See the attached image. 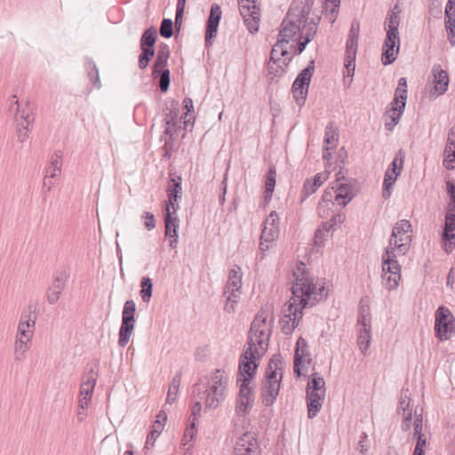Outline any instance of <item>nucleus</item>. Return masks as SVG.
Here are the masks:
<instances>
[{
    "instance_id": "obj_22",
    "label": "nucleus",
    "mask_w": 455,
    "mask_h": 455,
    "mask_svg": "<svg viewBox=\"0 0 455 455\" xmlns=\"http://www.w3.org/2000/svg\"><path fill=\"white\" fill-rule=\"evenodd\" d=\"M261 450L251 432L243 434L236 441L233 455H260Z\"/></svg>"
},
{
    "instance_id": "obj_56",
    "label": "nucleus",
    "mask_w": 455,
    "mask_h": 455,
    "mask_svg": "<svg viewBox=\"0 0 455 455\" xmlns=\"http://www.w3.org/2000/svg\"><path fill=\"white\" fill-rule=\"evenodd\" d=\"M173 28L174 23L172 19H163L159 29L160 36L164 38H171L174 34Z\"/></svg>"
},
{
    "instance_id": "obj_51",
    "label": "nucleus",
    "mask_w": 455,
    "mask_h": 455,
    "mask_svg": "<svg viewBox=\"0 0 455 455\" xmlns=\"http://www.w3.org/2000/svg\"><path fill=\"white\" fill-rule=\"evenodd\" d=\"M345 220V217L341 213L334 214L331 216V218L323 222L319 228H321L323 230H324L325 233L331 234L332 231H334L335 227L337 226L338 222L342 223Z\"/></svg>"
},
{
    "instance_id": "obj_38",
    "label": "nucleus",
    "mask_w": 455,
    "mask_h": 455,
    "mask_svg": "<svg viewBox=\"0 0 455 455\" xmlns=\"http://www.w3.org/2000/svg\"><path fill=\"white\" fill-rule=\"evenodd\" d=\"M275 177H276V170L275 166H270L267 169L266 173V180H265V192L264 196L265 200L270 199L272 197L275 187Z\"/></svg>"
},
{
    "instance_id": "obj_29",
    "label": "nucleus",
    "mask_w": 455,
    "mask_h": 455,
    "mask_svg": "<svg viewBox=\"0 0 455 455\" xmlns=\"http://www.w3.org/2000/svg\"><path fill=\"white\" fill-rule=\"evenodd\" d=\"M360 32V23L356 20H354L351 23V27L348 33V37L346 42L345 56L356 57L358 40Z\"/></svg>"
},
{
    "instance_id": "obj_47",
    "label": "nucleus",
    "mask_w": 455,
    "mask_h": 455,
    "mask_svg": "<svg viewBox=\"0 0 455 455\" xmlns=\"http://www.w3.org/2000/svg\"><path fill=\"white\" fill-rule=\"evenodd\" d=\"M411 403V400L410 398L409 389H402L397 406V413L399 415H404V413H407L411 410L412 411Z\"/></svg>"
},
{
    "instance_id": "obj_58",
    "label": "nucleus",
    "mask_w": 455,
    "mask_h": 455,
    "mask_svg": "<svg viewBox=\"0 0 455 455\" xmlns=\"http://www.w3.org/2000/svg\"><path fill=\"white\" fill-rule=\"evenodd\" d=\"M319 188L314 185L310 179H306L304 181L302 191L300 195V203L306 201L311 195L316 192Z\"/></svg>"
},
{
    "instance_id": "obj_33",
    "label": "nucleus",
    "mask_w": 455,
    "mask_h": 455,
    "mask_svg": "<svg viewBox=\"0 0 455 455\" xmlns=\"http://www.w3.org/2000/svg\"><path fill=\"white\" fill-rule=\"evenodd\" d=\"M84 68L86 71L87 76L91 84L96 88H101V82L100 78V71L96 63L91 57H85L84 61Z\"/></svg>"
},
{
    "instance_id": "obj_3",
    "label": "nucleus",
    "mask_w": 455,
    "mask_h": 455,
    "mask_svg": "<svg viewBox=\"0 0 455 455\" xmlns=\"http://www.w3.org/2000/svg\"><path fill=\"white\" fill-rule=\"evenodd\" d=\"M294 282L291 286V296L295 299H307V307H313L319 301L327 298L328 292H325V286L323 284L317 287L314 282V277L306 268L304 262L299 261L296 269L293 271Z\"/></svg>"
},
{
    "instance_id": "obj_53",
    "label": "nucleus",
    "mask_w": 455,
    "mask_h": 455,
    "mask_svg": "<svg viewBox=\"0 0 455 455\" xmlns=\"http://www.w3.org/2000/svg\"><path fill=\"white\" fill-rule=\"evenodd\" d=\"M441 239L443 250L451 254L455 249V233H441Z\"/></svg>"
},
{
    "instance_id": "obj_24",
    "label": "nucleus",
    "mask_w": 455,
    "mask_h": 455,
    "mask_svg": "<svg viewBox=\"0 0 455 455\" xmlns=\"http://www.w3.org/2000/svg\"><path fill=\"white\" fill-rule=\"evenodd\" d=\"M69 278V272L67 269L56 271V275L53 279L52 285L47 290V300L51 305L58 302L63 290L66 287V283Z\"/></svg>"
},
{
    "instance_id": "obj_25",
    "label": "nucleus",
    "mask_w": 455,
    "mask_h": 455,
    "mask_svg": "<svg viewBox=\"0 0 455 455\" xmlns=\"http://www.w3.org/2000/svg\"><path fill=\"white\" fill-rule=\"evenodd\" d=\"M170 180L167 187V196L168 203L165 205V208L169 209H180L178 204V200L181 198L182 196V186H181V176L177 172H170L169 173Z\"/></svg>"
},
{
    "instance_id": "obj_39",
    "label": "nucleus",
    "mask_w": 455,
    "mask_h": 455,
    "mask_svg": "<svg viewBox=\"0 0 455 455\" xmlns=\"http://www.w3.org/2000/svg\"><path fill=\"white\" fill-rule=\"evenodd\" d=\"M287 67L282 62H267V77L269 83H272L275 78L283 76L286 73Z\"/></svg>"
},
{
    "instance_id": "obj_41",
    "label": "nucleus",
    "mask_w": 455,
    "mask_h": 455,
    "mask_svg": "<svg viewBox=\"0 0 455 455\" xmlns=\"http://www.w3.org/2000/svg\"><path fill=\"white\" fill-rule=\"evenodd\" d=\"M399 175L397 172H385L382 188V196L384 199L387 200L391 196L393 186Z\"/></svg>"
},
{
    "instance_id": "obj_40",
    "label": "nucleus",
    "mask_w": 455,
    "mask_h": 455,
    "mask_svg": "<svg viewBox=\"0 0 455 455\" xmlns=\"http://www.w3.org/2000/svg\"><path fill=\"white\" fill-rule=\"evenodd\" d=\"M307 392L325 394V381L318 372H314L307 382Z\"/></svg>"
},
{
    "instance_id": "obj_64",
    "label": "nucleus",
    "mask_w": 455,
    "mask_h": 455,
    "mask_svg": "<svg viewBox=\"0 0 455 455\" xmlns=\"http://www.w3.org/2000/svg\"><path fill=\"white\" fill-rule=\"evenodd\" d=\"M289 43H283L281 48H279V55L281 56V62L284 64V66H289L291 63L292 57L290 56L289 49L287 48V44Z\"/></svg>"
},
{
    "instance_id": "obj_61",
    "label": "nucleus",
    "mask_w": 455,
    "mask_h": 455,
    "mask_svg": "<svg viewBox=\"0 0 455 455\" xmlns=\"http://www.w3.org/2000/svg\"><path fill=\"white\" fill-rule=\"evenodd\" d=\"M285 43L283 39H280L277 37L276 43L273 45L270 57L267 62H272V63H279L281 62V56L279 55V48H281L282 44Z\"/></svg>"
},
{
    "instance_id": "obj_57",
    "label": "nucleus",
    "mask_w": 455,
    "mask_h": 455,
    "mask_svg": "<svg viewBox=\"0 0 455 455\" xmlns=\"http://www.w3.org/2000/svg\"><path fill=\"white\" fill-rule=\"evenodd\" d=\"M343 153L345 156H347V152L345 151V148H341L339 151V159L336 160V166L339 168V171L336 173V184L343 183V180L347 182V179L342 172L345 165V161L344 158L342 157Z\"/></svg>"
},
{
    "instance_id": "obj_54",
    "label": "nucleus",
    "mask_w": 455,
    "mask_h": 455,
    "mask_svg": "<svg viewBox=\"0 0 455 455\" xmlns=\"http://www.w3.org/2000/svg\"><path fill=\"white\" fill-rule=\"evenodd\" d=\"M99 377L98 370L92 367L87 369L82 377V383L84 386L95 387L97 379Z\"/></svg>"
},
{
    "instance_id": "obj_10",
    "label": "nucleus",
    "mask_w": 455,
    "mask_h": 455,
    "mask_svg": "<svg viewBox=\"0 0 455 455\" xmlns=\"http://www.w3.org/2000/svg\"><path fill=\"white\" fill-rule=\"evenodd\" d=\"M307 307V299H295L292 296L285 304L283 310V316L280 319L282 332L290 335L298 326L303 315V309Z\"/></svg>"
},
{
    "instance_id": "obj_4",
    "label": "nucleus",
    "mask_w": 455,
    "mask_h": 455,
    "mask_svg": "<svg viewBox=\"0 0 455 455\" xmlns=\"http://www.w3.org/2000/svg\"><path fill=\"white\" fill-rule=\"evenodd\" d=\"M228 383V373L221 369H216L211 377L201 379L193 386V395L204 400L205 407L216 409L224 400V391Z\"/></svg>"
},
{
    "instance_id": "obj_36",
    "label": "nucleus",
    "mask_w": 455,
    "mask_h": 455,
    "mask_svg": "<svg viewBox=\"0 0 455 455\" xmlns=\"http://www.w3.org/2000/svg\"><path fill=\"white\" fill-rule=\"evenodd\" d=\"M152 76L156 79L159 78V88L163 93L168 92L171 84V71L167 68H157V72H155V68H152Z\"/></svg>"
},
{
    "instance_id": "obj_32",
    "label": "nucleus",
    "mask_w": 455,
    "mask_h": 455,
    "mask_svg": "<svg viewBox=\"0 0 455 455\" xmlns=\"http://www.w3.org/2000/svg\"><path fill=\"white\" fill-rule=\"evenodd\" d=\"M407 98V79L405 77H401L398 80L397 87L395 88L391 106L405 108Z\"/></svg>"
},
{
    "instance_id": "obj_63",
    "label": "nucleus",
    "mask_w": 455,
    "mask_h": 455,
    "mask_svg": "<svg viewBox=\"0 0 455 455\" xmlns=\"http://www.w3.org/2000/svg\"><path fill=\"white\" fill-rule=\"evenodd\" d=\"M165 128L160 136V140L163 141L164 140H166L167 138H172L176 140V137L178 136L180 126H172V125H164Z\"/></svg>"
},
{
    "instance_id": "obj_46",
    "label": "nucleus",
    "mask_w": 455,
    "mask_h": 455,
    "mask_svg": "<svg viewBox=\"0 0 455 455\" xmlns=\"http://www.w3.org/2000/svg\"><path fill=\"white\" fill-rule=\"evenodd\" d=\"M405 156H406L405 151L403 149H399L395 154V156L386 172H390L393 173L397 172L398 174H401V172L403 167Z\"/></svg>"
},
{
    "instance_id": "obj_62",
    "label": "nucleus",
    "mask_w": 455,
    "mask_h": 455,
    "mask_svg": "<svg viewBox=\"0 0 455 455\" xmlns=\"http://www.w3.org/2000/svg\"><path fill=\"white\" fill-rule=\"evenodd\" d=\"M335 187H328L323 193L321 201L319 203H324L326 204L334 205L335 197Z\"/></svg>"
},
{
    "instance_id": "obj_8",
    "label": "nucleus",
    "mask_w": 455,
    "mask_h": 455,
    "mask_svg": "<svg viewBox=\"0 0 455 455\" xmlns=\"http://www.w3.org/2000/svg\"><path fill=\"white\" fill-rule=\"evenodd\" d=\"M9 108L10 111H14L17 140L23 143L28 140V132L31 130L35 121L29 102H26L25 106L20 108L16 95H12Z\"/></svg>"
},
{
    "instance_id": "obj_2",
    "label": "nucleus",
    "mask_w": 455,
    "mask_h": 455,
    "mask_svg": "<svg viewBox=\"0 0 455 455\" xmlns=\"http://www.w3.org/2000/svg\"><path fill=\"white\" fill-rule=\"evenodd\" d=\"M315 0H292L279 29L278 36L285 43L298 40L306 34L305 26L320 15L313 12Z\"/></svg>"
},
{
    "instance_id": "obj_26",
    "label": "nucleus",
    "mask_w": 455,
    "mask_h": 455,
    "mask_svg": "<svg viewBox=\"0 0 455 455\" xmlns=\"http://www.w3.org/2000/svg\"><path fill=\"white\" fill-rule=\"evenodd\" d=\"M321 19L322 15H317L314 20L305 26L306 34L299 36L297 44H291L290 46L291 51H292L294 54L299 55L302 53L307 44H309L314 39Z\"/></svg>"
},
{
    "instance_id": "obj_15",
    "label": "nucleus",
    "mask_w": 455,
    "mask_h": 455,
    "mask_svg": "<svg viewBox=\"0 0 455 455\" xmlns=\"http://www.w3.org/2000/svg\"><path fill=\"white\" fill-rule=\"evenodd\" d=\"M36 316L31 318V311L22 313L18 324L17 339L15 341V353L23 355L28 350L35 329Z\"/></svg>"
},
{
    "instance_id": "obj_21",
    "label": "nucleus",
    "mask_w": 455,
    "mask_h": 455,
    "mask_svg": "<svg viewBox=\"0 0 455 455\" xmlns=\"http://www.w3.org/2000/svg\"><path fill=\"white\" fill-rule=\"evenodd\" d=\"M431 73L433 76V86L428 91V97L430 99H436L447 92L450 84V76L448 72L443 69L440 64H435Z\"/></svg>"
},
{
    "instance_id": "obj_14",
    "label": "nucleus",
    "mask_w": 455,
    "mask_h": 455,
    "mask_svg": "<svg viewBox=\"0 0 455 455\" xmlns=\"http://www.w3.org/2000/svg\"><path fill=\"white\" fill-rule=\"evenodd\" d=\"M435 331L440 341L450 339L455 333V317L445 306H440L436 310Z\"/></svg>"
},
{
    "instance_id": "obj_6",
    "label": "nucleus",
    "mask_w": 455,
    "mask_h": 455,
    "mask_svg": "<svg viewBox=\"0 0 455 455\" xmlns=\"http://www.w3.org/2000/svg\"><path fill=\"white\" fill-rule=\"evenodd\" d=\"M285 363L281 354H275L269 360L265 371L266 383L262 388V403L268 407L275 402L283 379Z\"/></svg>"
},
{
    "instance_id": "obj_27",
    "label": "nucleus",
    "mask_w": 455,
    "mask_h": 455,
    "mask_svg": "<svg viewBox=\"0 0 455 455\" xmlns=\"http://www.w3.org/2000/svg\"><path fill=\"white\" fill-rule=\"evenodd\" d=\"M334 187L336 192L334 201L342 207L347 206L356 195L352 185V180L338 183Z\"/></svg>"
},
{
    "instance_id": "obj_55",
    "label": "nucleus",
    "mask_w": 455,
    "mask_h": 455,
    "mask_svg": "<svg viewBox=\"0 0 455 455\" xmlns=\"http://www.w3.org/2000/svg\"><path fill=\"white\" fill-rule=\"evenodd\" d=\"M442 233H455V210H446Z\"/></svg>"
},
{
    "instance_id": "obj_45",
    "label": "nucleus",
    "mask_w": 455,
    "mask_h": 455,
    "mask_svg": "<svg viewBox=\"0 0 455 455\" xmlns=\"http://www.w3.org/2000/svg\"><path fill=\"white\" fill-rule=\"evenodd\" d=\"M340 6V0H324L323 8L325 9L326 18L333 23L338 16Z\"/></svg>"
},
{
    "instance_id": "obj_9",
    "label": "nucleus",
    "mask_w": 455,
    "mask_h": 455,
    "mask_svg": "<svg viewBox=\"0 0 455 455\" xmlns=\"http://www.w3.org/2000/svg\"><path fill=\"white\" fill-rule=\"evenodd\" d=\"M251 371L244 372L243 370L238 366L236 382L239 385V393L235 403V412L238 416L243 417L247 415L250 412L254 401V394L249 385L256 374H253L251 377Z\"/></svg>"
},
{
    "instance_id": "obj_59",
    "label": "nucleus",
    "mask_w": 455,
    "mask_h": 455,
    "mask_svg": "<svg viewBox=\"0 0 455 455\" xmlns=\"http://www.w3.org/2000/svg\"><path fill=\"white\" fill-rule=\"evenodd\" d=\"M446 190L450 197L446 210H455V180H450L446 181Z\"/></svg>"
},
{
    "instance_id": "obj_13",
    "label": "nucleus",
    "mask_w": 455,
    "mask_h": 455,
    "mask_svg": "<svg viewBox=\"0 0 455 455\" xmlns=\"http://www.w3.org/2000/svg\"><path fill=\"white\" fill-rule=\"evenodd\" d=\"M315 72V60H311L308 65L296 76L291 85V92L296 104L301 108L305 105L310 82Z\"/></svg>"
},
{
    "instance_id": "obj_1",
    "label": "nucleus",
    "mask_w": 455,
    "mask_h": 455,
    "mask_svg": "<svg viewBox=\"0 0 455 455\" xmlns=\"http://www.w3.org/2000/svg\"><path fill=\"white\" fill-rule=\"evenodd\" d=\"M273 322V313L261 309L251 323L246 341L247 347L241 354L238 363V366L244 372L252 371L251 376L257 373V361L267 351Z\"/></svg>"
},
{
    "instance_id": "obj_52",
    "label": "nucleus",
    "mask_w": 455,
    "mask_h": 455,
    "mask_svg": "<svg viewBox=\"0 0 455 455\" xmlns=\"http://www.w3.org/2000/svg\"><path fill=\"white\" fill-rule=\"evenodd\" d=\"M443 165L446 170L455 169V148L445 146L443 150Z\"/></svg>"
},
{
    "instance_id": "obj_60",
    "label": "nucleus",
    "mask_w": 455,
    "mask_h": 455,
    "mask_svg": "<svg viewBox=\"0 0 455 455\" xmlns=\"http://www.w3.org/2000/svg\"><path fill=\"white\" fill-rule=\"evenodd\" d=\"M196 433H197V429L196 427V423L190 422L189 426L185 429V432H184L182 439H181V444L183 446L188 445V443H190L194 439Z\"/></svg>"
},
{
    "instance_id": "obj_19",
    "label": "nucleus",
    "mask_w": 455,
    "mask_h": 455,
    "mask_svg": "<svg viewBox=\"0 0 455 455\" xmlns=\"http://www.w3.org/2000/svg\"><path fill=\"white\" fill-rule=\"evenodd\" d=\"M179 209L164 208V235L168 238L169 246L172 249H176L178 246L179 239V228L180 219L177 215Z\"/></svg>"
},
{
    "instance_id": "obj_7",
    "label": "nucleus",
    "mask_w": 455,
    "mask_h": 455,
    "mask_svg": "<svg viewBox=\"0 0 455 455\" xmlns=\"http://www.w3.org/2000/svg\"><path fill=\"white\" fill-rule=\"evenodd\" d=\"M411 224L407 220H401L393 228L389 245L384 251L391 250L397 256H403L407 253L412 241Z\"/></svg>"
},
{
    "instance_id": "obj_28",
    "label": "nucleus",
    "mask_w": 455,
    "mask_h": 455,
    "mask_svg": "<svg viewBox=\"0 0 455 455\" xmlns=\"http://www.w3.org/2000/svg\"><path fill=\"white\" fill-rule=\"evenodd\" d=\"M163 123L164 125H179L180 104L179 101L169 100L165 101V107L163 109Z\"/></svg>"
},
{
    "instance_id": "obj_17",
    "label": "nucleus",
    "mask_w": 455,
    "mask_h": 455,
    "mask_svg": "<svg viewBox=\"0 0 455 455\" xmlns=\"http://www.w3.org/2000/svg\"><path fill=\"white\" fill-rule=\"evenodd\" d=\"M157 39V30L154 26L147 28L141 35L140 41V54L138 65L142 70L146 69L156 54L155 44Z\"/></svg>"
},
{
    "instance_id": "obj_44",
    "label": "nucleus",
    "mask_w": 455,
    "mask_h": 455,
    "mask_svg": "<svg viewBox=\"0 0 455 455\" xmlns=\"http://www.w3.org/2000/svg\"><path fill=\"white\" fill-rule=\"evenodd\" d=\"M405 108H400L399 107L391 106L390 114L388 119L385 122V128L387 131H392L395 125L398 124L401 116H403Z\"/></svg>"
},
{
    "instance_id": "obj_37",
    "label": "nucleus",
    "mask_w": 455,
    "mask_h": 455,
    "mask_svg": "<svg viewBox=\"0 0 455 455\" xmlns=\"http://www.w3.org/2000/svg\"><path fill=\"white\" fill-rule=\"evenodd\" d=\"M62 152L57 150L52 156L50 164L46 169V178H55L61 172Z\"/></svg>"
},
{
    "instance_id": "obj_12",
    "label": "nucleus",
    "mask_w": 455,
    "mask_h": 455,
    "mask_svg": "<svg viewBox=\"0 0 455 455\" xmlns=\"http://www.w3.org/2000/svg\"><path fill=\"white\" fill-rule=\"evenodd\" d=\"M397 254L391 250L382 254V284L387 290H395L401 280V265Z\"/></svg>"
},
{
    "instance_id": "obj_18",
    "label": "nucleus",
    "mask_w": 455,
    "mask_h": 455,
    "mask_svg": "<svg viewBox=\"0 0 455 455\" xmlns=\"http://www.w3.org/2000/svg\"><path fill=\"white\" fill-rule=\"evenodd\" d=\"M256 2L257 0H238L240 15L251 34L257 33L259 28L260 9Z\"/></svg>"
},
{
    "instance_id": "obj_49",
    "label": "nucleus",
    "mask_w": 455,
    "mask_h": 455,
    "mask_svg": "<svg viewBox=\"0 0 455 455\" xmlns=\"http://www.w3.org/2000/svg\"><path fill=\"white\" fill-rule=\"evenodd\" d=\"M140 294L144 302H148L152 298L153 293V283L152 279L148 276H144L140 281Z\"/></svg>"
},
{
    "instance_id": "obj_11",
    "label": "nucleus",
    "mask_w": 455,
    "mask_h": 455,
    "mask_svg": "<svg viewBox=\"0 0 455 455\" xmlns=\"http://www.w3.org/2000/svg\"><path fill=\"white\" fill-rule=\"evenodd\" d=\"M243 272L239 266L235 265L228 273V282L224 289V296H226V303L224 311L234 313L235 307L240 299L242 289Z\"/></svg>"
},
{
    "instance_id": "obj_5",
    "label": "nucleus",
    "mask_w": 455,
    "mask_h": 455,
    "mask_svg": "<svg viewBox=\"0 0 455 455\" xmlns=\"http://www.w3.org/2000/svg\"><path fill=\"white\" fill-rule=\"evenodd\" d=\"M402 10L399 4H395L387 12L384 21L386 37L382 46L381 62L384 66L395 62L400 49V36L398 28L401 22Z\"/></svg>"
},
{
    "instance_id": "obj_50",
    "label": "nucleus",
    "mask_w": 455,
    "mask_h": 455,
    "mask_svg": "<svg viewBox=\"0 0 455 455\" xmlns=\"http://www.w3.org/2000/svg\"><path fill=\"white\" fill-rule=\"evenodd\" d=\"M371 339V330H359L357 337V345L362 353H365L369 348Z\"/></svg>"
},
{
    "instance_id": "obj_35",
    "label": "nucleus",
    "mask_w": 455,
    "mask_h": 455,
    "mask_svg": "<svg viewBox=\"0 0 455 455\" xmlns=\"http://www.w3.org/2000/svg\"><path fill=\"white\" fill-rule=\"evenodd\" d=\"M170 58V48L169 45L165 43H161L159 44L156 57L153 64V68H155V72H157V68H166L168 64V60Z\"/></svg>"
},
{
    "instance_id": "obj_48",
    "label": "nucleus",
    "mask_w": 455,
    "mask_h": 455,
    "mask_svg": "<svg viewBox=\"0 0 455 455\" xmlns=\"http://www.w3.org/2000/svg\"><path fill=\"white\" fill-rule=\"evenodd\" d=\"M181 381V373L178 372L175 374V376L172 378V382L169 386L167 396H166V403L169 404L173 403L177 399V394L178 390L180 385Z\"/></svg>"
},
{
    "instance_id": "obj_20",
    "label": "nucleus",
    "mask_w": 455,
    "mask_h": 455,
    "mask_svg": "<svg viewBox=\"0 0 455 455\" xmlns=\"http://www.w3.org/2000/svg\"><path fill=\"white\" fill-rule=\"evenodd\" d=\"M222 17L220 6L218 4L211 5L210 13L206 20L204 47L210 49L218 34V28Z\"/></svg>"
},
{
    "instance_id": "obj_23",
    "label": "nucleus",
    "mask_w": 455,
    "mask_h": 455,
    "mask_svg": "<svg viewBox=\"0 0 455 455\" xmlns=\"http://www.w3.org/2000/svg\"><path fill=\"white\" fill-rule=\"evenodd\" d=\"M312 361L311 354L307 349V342L303 337H299L296 342V347L293 355V373L296 378L302 375V369L305 363H310Z\"/></svg>"
},
{
    "instance_id": "obj_16",
    "label": "nucleus",
    "mask_w": 455,
    "mask_h": 455,
    "mask_svg": "<svg viewBox=\"0 0 455 455\" xmlns=\"http://www.w3.org/2000/svg\"><path fill=\"white\" fill-rule=\"evenodd\" d=\"M136 304L132 299L124 302L122 311V322L119 329L118 345L124 347L135 327Z\"/></svg>"
},
{
    "instance_id": "obj_43",
    "label": "nucleus",
    "mask_w": 455,
    "mask_h": 455,
    "mask_svg": "<svg viewBox=\"0 0 455 455\" xmlns=\"http://www.w3.org/2000/svg\"><path fill=\"white\" fill-rule=\"evenodd\" d=\"M279 231H280L279 228L267 227L265 225L261 231L260 240L267 242V243L274 242L278 237ZM263 245H264L263 242H260L259 248H260V250L265 251V248L263 247ZM267 249H268L267 245L266 246V250Z\"/></svg>"
},
{
    "instance_id": "obj_42",
    "label": "nucleus",
    "mask_w": 455,
    "mask_h": 455,
    "mask_svg": "<svg viewBox=\"0 0 455 455\" xmlns=\"http://www.w3.org/2000/svg\"><path fill=\"white\" fill-rule=\"evenodd\" d=\"M339 140V133L337 130L333 128L332 124L330 123L325 127L324 132V143H325V150L332 149L336 148L337 142Z\"/></svg>"
},
{
    "instance_id": "obj_31",
    "label": "nucleus",
    "mask_w": 455,
    "mask_h": 455,
    "mask_svg": "<svg viewBox=\"0 0 455 455\" xmlns=\"http://www.w3.org/2000/svg\"><path fill=\"white\" fill-rule=\"evenodd\" d=\"M423 417L422 414H417L415 411L414 420V436L417 437V443L412 455H426L424 447L427 445V439L422 433Z\"/></svg>"
},
{
    "instance_id": "obj_34",
    "label": "nucleus",
    "mask_w": 455,
    "mask_h": 455,
    "mask_svg": "<svg viewBox=\"0 0 455 455\" xmlns=\"http://www.w3.org/2000/svg\"><path fill=\"white\" fill-rule=\"evenodd\" d=\"M355 60L354 56H344V75L343 85L345 88H349L353 82V77L355 71Z\"/></svg>"
},
{
    "instance_id": "obj_30",
    "label": "nucleus",
    "mask_w": 455,
    "mask_h": 455,
    "mask_svg": "<svg viewBox=\"0 0 455 455\" xmlns=\"http://www.w3.org/2000/svg\"><path fill=\"white\" fill-rule=\"evenodd\" d=\"M325 394L307 392L306 402L307 407V417L312 419L317 416L322 409Z\"/></svg>"
}]
</instances>
